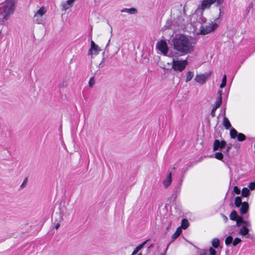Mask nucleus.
<instances>
[{"label": "nucleus", "instance_id": "a878e982", "mask_svg": "<svg viewBox=\"0 0 255 255\" xmlns=\"http://www.w3.org/2000/svg\"><path fill=\"white\" fill-rule=\"evenodd\" d=\"M238 140L239 141H243L245 140L246 138V136L245 134L242 133H239L237 136Z\"/></svg>", "mask_w": 255, "mask_h": 255}, {"label": "nucleus", "instance_id": "b1692460", "mask_svg": "<svg viewBox=\"0 0 255 255\" xmlns=\"http://www.w3.org/2000/svg\"><path fill=\"white\" fill-rule=\"evenodd\" d=\"M239 133L235 128H232L230 130V136L232 138H235L237 137Z\"/></svg>", "mask_w": 255, "mask_h": 255}, {"label": "nucleus", "instance_id": "a18cd8bd", "mask_svg": "<svg viewBox=\"0 0 255 255\" xmlns=\"http://www.w3.org/2000/svg\"><path fill=\"white\" fill-rule=\"evenodd\" d=\"M27 179L25 178L24 181H23L22 184L20 185V187L23 188L24 187H25L26 183H27Z\"/></svg>", "mask_w": 255, "mask_h": 255}, {"label": "nucleus", "instance_id": "dca6fc26", "mask_svg": "<svg viewBox=\"0 0 255 255\" xmlns=\"http://www.w3.org/2000/svg\"><path fill=\"white\" fill-rule=\"evenodd\" d=\"M122 12H127L129 14H133L137 12V10L136 8L132 7L130 8H124L121 10Z\"/></svg>", "mask_w": 255, "mask_h": 255}, {"label": "nucleus", "instance_id": "58836bf2", "mask_svg": "<svg viewBox=\"0 0 255 255\" xmlns=\"http://www.w3.org/2000/svg\"><path fill=\"white\" fill-rule=\"evenodd\" d=\"M248 187L252 190H255V182H250Z\"/></svg>", "mask_w": 255, "mask_h": 255}, {"label": "nucleus", "instance_id": "c03bdc74", "mask_svg": "<svg viewBox=\"0 0 255 255\" xmlns=\"http://www.w3.org/2000/svg\"><path fill=\"white\" fill-rule=\"evenodd\" d=\"M253 7V3L252 2L250 3L248 7L247 8V11L249 12L251 8Z\"/></svg>", "mask_w": 255, "mask_h": 255}, {"label": "nucleus", "instance_id": "9d476101", "mask_svg": "<svg viewBox=\"0 0 255 255\" xmlns=\"http://www.w3.org/2000/svg\"><path fill=\"white\" fill-rule=\"evenodd\" d=\"M240 213L242 215L247 214L249 209V205L248 202H244L240 207Z\"/></svg>", "mask_w": 255, "mask_h": 255}, {"label": "nucleus", "instance_id": "ea45409f", "mask_svg": "<svg viewBox=\"0 0 255 255\" xmlns=\"http://www.w3.org/2000/svg\"><path fill=\"white\" fill-rule=\"evenodd\" d=\"M200 255H209L207 250H201L200 252Z\"/></svg>", "mask_w": 255, "mask_h": 255}, {"label": "nucleus", "instance_id": "473e14b6", "mask_svg": "<svg viewBox=\"0 0 255 255\" xmlns=\"http://www.w3.org/2000/svg\"><path fill=\"white\" fill-rule=\"evenodd\" d=\"M95 81L94 78L92 77L90 79V80L89 81V85L91 88H92L93 86L95 85Z\"/></svg>", "mask_w": 255, "mask_h": 255}, {"label": "nucleus", "instance_id": "c9c22d12", "mask_svg": "<svg viewBox=\"0 0 255 255\" xmlns=\"http://www.w3.org/2000/svg\"><path fill=\"white\" fill-rule=\"evenodd\" d=\"M242 223H243V224L244 225V226H246L247 228L251 227V223L249 221H246V220H244V221H243Z\"/></svg>", "mask_w": 255, "mask_h": 255}, {"label": "nucleus", "instance_id": "3c124183", "mask_svg": "<svg viewBox=\"0 0 255 255\" xmlns=\"http://www.w3.org/2000/svg\"><path fill=\"white\" fill-rule=\"evenodd\" d=\"M200 19L202 22H205L206 21V18L204 17H201Z\"/></svg>", "mask_w": 255, "mask_h": 255}, {"label": "nucleus", "instance_id": "aec40b11", "mask_svg": "<svg viewBox=\"0 0 255 255\" xmlns=\"http://www.w3.org/2000/svg\"><path fill=\"white\" fill-rule=\"evenodd\" d=\"M241 197L242 196H237L235 198V205L237 207H240L243 203L242 201Z\"/></svg>", "mask_w": 255, "mask_h": 255}, {"label": "nucleus", "instance_id": "c756f323", "mask_svg": "<svg viewBox=\"0 0 255 255\" xmlns=\"http://www.w3.org/2000/svg\"><path fill=\"white\" fill-rule=\"evenodd\" d=\"M233 242V237L231 236H229L226 238L225 240V244L226 246H229Z\"/></svg>", "mask_w": 255, "mask_h": 255}, {"label": "nucleus", "instance_id": "a19ab883", "mask_svg": "<svg viewBox=\"0 0 255 255\" xmlns=\"http://www.w3.org/2000/svg\"><path fill=\"white\" fill-rule=\"evenodd\" d=\"M234 192L237 194H239L241 193L240 189L236 186L234 187Z\"/></svg>", "mask_w": 255, "mask_h": 255}, {"label": "nucleus", "instance_id": "603ef678", "mask_svg": "<svg viewBox=\"0 0 255 255\" xmlns=\"http://www.w3.org/2000/svg\"><path fill=\"white\" fill-rule=\"evenodd\" d=\"M153 244H151L149 247L148 248L150 249V248H153Z\"/></svg>", "mask_w": 255, "mask_h": 255}, {"label": "nucleus", "instance_id": "de8ad7c7", "mask_svg": "<svg viewBox=\"0 0 255 255\" xmlns=\"http://www.w3.org/2000/svg\"><path fill=\"white\" fill-rule=\"evenodd\" d=\"M221 216L222 217V218H223V220H224V221L225 222H227L228 221V218L226 216H225L224 214H221Z\"/></svg>", "mask_w": 255, "mask_h": 255}, {"label": "nucleus", "instance_id": "5701e85b", "mask_svg": "<svg viewBox=\"0 0 255 255\" xmlns=\"http://www.w3.org/2000/svg\"><path fill=\"white\" fill-rule=\"evenodd\" d=\"M194 76V73L193 72L191 71H188L186 73V82H189L193 78Z\"/></svg>", "mask_w": 255, "mask_h": 255}, {"label": "nucleus", "instance_id": "412c9836", "mask_svg": "<svg viewBox=\"0 0 255 255\" xmlns=\"http://www.w3.org/2000/svg\"><path fill=\"white\" fill-rule=\"evenodd\" d=\"M212 245L214 248L217 249L220 245L219 240L218 238L213 239L212 241Z\"/></svg>", "mask_w": 255, "mask_h": 255}, {"label": "nucleus", "instance_id": "9b49d317", "mask_svg": "<svg viewBox=\"0 0 255 255\" xmlns=\"http://www.w3.org/2000/svg\"><path fill=\"white\" fill-rule=\"evenodd\" d=\"M172 182V173L171 172H169L166 178V179L163 181V186L165 188H167L169 185H170Z\"/></svg>", "mask_w": 255, "mask_h": 255}, {"label": "nucleus", "instance_id": "6e6552de", "mask_svg": "<svg viewBox=\"0 0 255 255\" xmlns=\"http://www.w3.org/2000/svg\"><path fill=\"white\" fill-rule=\"evenodd\" d=\"M100 51L101 49L99 46L96 44L93 40H91V47L89 50L88 55H97Z\"/></svg>", "mask_w": 255, "mask_h": 255}, {"label": "nucleus", "instance_id": "f03ea898", "mask_svg": "<svg viewBox=\"0 0 255 255\" xmlns=\"http://www.w3.org/2000/svg\"><path fill=\"white\" fill-rule=\"evenodd\" d=\"M18 0H5L0 3V15L3 21L7 20L15 10Z\"/></svg>", "mask_w": 255, "mask_h": 255}, {"label": "nucleus", "instance_id": "a211bd4d", "mask_svg": "<svg viewBox=\"0 0 255 255\" xmlns=\"http://www.w3.org/2000/svg\"><path fill=\"white\" fill-rule=\"evenodd\" d=\"M239 217L240 216L238 215V213L235 210H233L230 215V218L233 221L237 220Z\"/></svg>", "mask_w": 255, "mask_h": 255}, {"label": "nucleus", "instance_id": "5fc2aeb1", "mask_svg": "<svg viewBox=\"0 0 255 255\" xmlns=\"http://www.w3.org/2000/svg\"><path fill=\"white\" fill-rule=\"evenodd\" d=\"M110 41V39L108 41V44H107V45H108V44H109V43Z\"/></svg>", "mask_w": 255, "mask_h": 255}, {"label": "nucleus", "instance_id": "f257e3e1", "mask_svg": "<svg viewBox=\"0 0 255 255\" xmlns=\"http://www.w3.org/2000/svg\"><path fill=\"white\" fill-rule=\"evenodd\" d=\"M171 42L173 49L182 55L190 54L194 50V44L184 34L176 35L172 39Z\"/></svg>", "mask_w": 255, "mask_h": 255}, {"label": "nucleus", "instance_id": "4c0bfd02", "mask_svg": "<svg viewBox=\"0 0 255 255\" xmlns=\"http://www.w3.org/2000/svg\"><path fill=\"white\" fill-rule=\"evenodd\" d=\"M182 182V181L181 180L180 182L175 187V192H177V193L178 192L179 193L180 192Z\"/></svg>", "mask_w": 255, "mask_h": 255}, {"label": "nucleus", "instance_id": "f3484780", "mask_svg": "<svg viewBox=\"0 0 255 255\" xmlns=\"http://www.w3.org/2000/svg\"><path fill=\"white\" fill-rule=\"evenodd\" d=\"M75 0H67L65 3H63L62 4L63 10H66L67 9H69L70 7V6H71L72 3Z\"/></svg>", "mask_w": 255, "mask_h": 255}, {"label": "nucleus", "instance_id": "2f4dec72", "mask_svg": "<svg viewBox=\"0 0 255 255\" xmlns=\"http://www.w3.org/2000/svg\"><path fill=\"white\" fill-rule=\"evenodd\" d=\"M232 147V144L231 143H230L228 145L227 147L226 148V150L224 151V153L227 156L229 155V151L231 149Z\"/></svg>", "mask_w": 255, "mask_h": 255}, {"label": "nucleus", "instance_id": "4d7b16f0", "mask_svg": "<svg viewBox=\"0 0 255 255\" xmlns=\"http://www.w3.org/2000/svg\"><path fill=\"white\" fill-rule=\"evenodd\" d=\"M161 255H165L164 254H162Z\"/></svg>", "mask_w": 255, "mask_h": 255}, {"label": "nucleus", "instance_id": "37998d69", "mask_svg": "<svg viewBox=\"0 0 255 255\" xmlns=\"http://www.w3.org/2000/svg\"><path fill=\"white\" fill-rule=\"evenodd\" d=\"M216 0V2H217V3H216V6H220V5L221 4H222V3L224 1V0Z\"/></svg>", "mask_w": 255, "mask_h": 255}, {"label": "nucleus", "instance_id": "20e7f679", "mask_svg": "<svg viewBox=\"0 0 255 255\" xmlns=\"http://www.w3.org/2000/svg\"><path fill=\"white\" fill-rule=\"evenodd\" d=\"M218 27V24L213 22L209 23L208 25L205 26H202L200 29V33L202 35H206L209 33L214 31Z\"/></svg>", "mask_w": 255, "mask_h": 255}, {"label": "nucleus", "instance_id": "2eb2a0df", "mask_svg": "<svg viewBox=\"0 0 255 255\" xmlns=\"http://www.w3.org/2000/svg\"><path fill=\"white\" fill-rule=\"evenodd\" d=\"M149 241V240H146L145 241L143 242L141 244L139 245L137 247L135 248V249L134 250L133 252L132 253L131 255H136L139 250H140L146 244V243Z\"/></svg>", "mask_w": 255, "mask_h": 255}, {"label": "nucleus", "instance_id": "864d4df0", "mask_svg": "<svg viewBox=\"0 0 255 255\" xmlns=\"http://www.w3.org/2000/svg\"><path fill=\"white\" fill-rule=\"evenodd\" d=\"M169 244L167 245V247H166V248L165 249V251H166L167 250V249L168 248V247H169Z\"/></svg>", "mask_w": 255, "mask_h": 255}, {"label": "nucleus", "instance_id": "4468645a", "mask_svg": "<svg viewBox=\"0 0 255 255\" xmlns=\"http://www.w3.org/2000/svg\"><path fill=\"white\" fill-rule=\"evenodd\" d=\"M46 12V10L44 7H41L36 13L34 15V17H42L43 14H44Z\"/></svg>", "mask_w": 255, "mask_h": 255}, {"label": "nucleus", "instance_id": "72a5a7b5", "mask_svg": "<svg viewBox=\"0 0 255 255\" xmlns=\"http://www.w3.org/2000/svg\"><path fill=\"white\" fill-rule=\"evenodd\" d=\"M241 242V240L239 238H236L233 242V246L235 247Z\"/></svg>", "mask_w": 255, "mask_h": 255}, {"label": "nucleus", "instance_id": "79ce46f5", "mask_svg": "<svg viewBox=\"0 0 255 255\" xmlns=\"http://www.w3.org/2000/svg\"><path fill=\"white\" fill-rule=\"evenodd\" d=\"M217 108H215V107H214L212 108V111H211V115H212V117H215V111H216V110H217Z\"/></svg>", "mask_w": 255, "mask_h": 255}, {"label": "nucleus", "instance_id": "e433bc0d", "mask_svg": "<svg viewBox=\"0 0 255 255\" xmlns=\"http://www.w3.org/2000/svg\"><path fill=\"white\" fill-rule=\"evenodd\" d=\"M209 255H216V251L212 247H210L209 250Z\"/></svg>", "mask_w": 255, "mask_h": 255}, {"label": "nucleus", "instance_id": "6ab92c4d", "mask_svg": "<svg viewBox=\"0 0 255 255\" xmlns=\"http://www.w3.org/2000/svg\"><path fill=\"white\" fill-rule=\"evenodd\" d=\"M181 232H182V230L180 227L176 229L175 232L173 234V235L172 236V239L173 241H174V240H175L179 237V236L181 234Z\"/></svg>", "mask_w": 255, "mask_h": 255}, {"label": "nucleus", "instance_id": "6e6d98bb", "mask_svg": "<svg viewBox=\"0 0 255 255\" xmlns=\"http://www.w3.org/2000/svg\"><path fill=\"white\" fill-rule=\"evenodd\" d=\"M137 255H142L141 253L138 254Z\"/></svg>", "mask_w": 255, "mask_h": 255}, {"label": "nucleus", "instance_id": "f704fd0d", "mask_svg": "<svg viewBox=\"0 0 255 255\" xmlns=\"http://www.w3.org/2000/svg\"><path fill=\"white\" fill-rule=\"evenodd\" d=\"M35 18V21H36V22L38 24H42L43 23V19L42 18V17H34Z\"/></svg>", "mask_w": 255, "mask_h": 255}, {"label": "nucleus", "instance_id": "09e8293b", "mask_svg": "<svg viewBox=\"0 0 255 255\" xmlns=\"http://www.w3.org/2000/svg\"><path fill=\"white\" fill-rule=\"evenodd\" d=\"M223 14H224V12H222V11H221V7H220V8H219V17H222V16H223Z\"/></svg>", "mask_w": 255, "mask_h": 255}, {"label": "nucleus", "instance_id": "39448f33", "mask_svg": "<svg viewBox=\"0 0 255 255\" xmlns=\"http://www.w3.org/2000/svg\"><path fill=\"white\" fill-rule=\"evenodd\" d=\"M156 47L157 49L164 54V55H167L168 52V48L165 41L161 40L158 41L156 44Z\"/></svg>", "mask_w": 255, "mask_h": 255}, {"label": "nucleus", "instance_id": "393cba45", "mask_svg": "<svg viewBox=\"0 0 255 255\" xmlns=\"http://www.w3.org/2000/svg\"><path fill=\"white\" fill-rule=\"evenodd\" d=\"M189 226V222L186 219H184L182 221L181 227L183 229H186Z\"/></svg>", "mask_w": 255, "mask_h": 255}, {"label": "nucleus", "instance_id": "7ed1b4c3", "mask_svg": "<svg viewBox=\"0 0 255 255\" xmlns=\"http://www.w3.org/2000/svg\"><path fill=\"white\" fill-rule=\"evenodd\" d=\"M188 62L187 60H173L172 68L176 71L181 72L185 69L188 65Z\"/></svg>", "mask_w": 255, "mask_h": 255}, {"label": "nucleus", "instance_id": "4be33fe9", "mask_svg": "<svg viewBox=\"0 0 255 255\" xmlns=\"http://www.w3.org/2000/svg\"><path fill=\"white\" fill-rule=\"evenodd\" d=\"M250 192L248 188L244 187L242 190V196L243 197H248L250 195Z\"/></svg>", "mask_w": 255, "mask_h": 255}, {"label": "nucleus", "instance_id": "8fccbe9b", "mask_svg": "<svg viewBox=\"0 0 255 255\" xmlns=\"http://www.w3.org/2000/svg\"><path fill=\"white\" fill-rule=\"evenodd\" d=\"M60 226V224L59 223H57L56 225L55 226V228L56 230H57Z\"/></svg>", "mask_w": 255, "mask_h": 255}, {"label": "nucleus", "instance_id": "0eeeda50", "mask_svg": "<svg viewBox=\"0 0 255 255\" xmlns=\"http://www.w3.org/2000/svg\"><path fill=\"white\" fill-rule=\"evenodd\" d=\"M226 144L227 142L224 140L220 141L219 139H215L213 143V149L214 151L222 149L225 147Z\"/></svg>", "mask_w": 255, "mask_h": 255}, {"label": "nucleus", "instance_id": "bb28decb", "mask_svg": "<svg viewBox=\"0 0 255 255\" xmlns=\"http://www.w3.org/2000/svg\"><path fill=\"white\" fill-rule=\"evenodd\" d=\"M227 83V77L226 75H224V76L223 77L222 83L220 84V88H224L226 85Z\"/></svg>", "mask_w": 255, "mask_h": 255}, {"label": "nucleus", "instance_id": "cd10ccee", "mask_svg": "<svg viewBox=\"0 0 255 255\" xmlns=\"http://www.w3.org/2000/svg\"><path fill=\"white\" fill-rule=\"evenodd\" d=\"M222 99H221V98H218L217 101H216V102L215 103L214 107H215L216 108L218 109L221 106V105L222 104Z\"/></svg>", "mask_w": 255, "mask_h": 255}, {"label": "nucleus", "instance_id": "ddd939ff", "mask_svg": "<svg viewBox=\"0 0 255 255\" xmlns=\"http://www.w3.org/2000/svg\"><path fill=\"white\" fill-rule=\"evenodd\" d=\"M249 229L246 226H243L239 232V234L242 236H246L248 235V238L250 237V235L249 234Z\"/></svg>", "mask_w": 255, "mask_h": 255}, {"label": "nucleus", "instance_id": "7c9ffc66", "mask_svg": "<svg viewBox=\"0 0 255 255\" xmlns=\"http://www.w3.org/2000/svg\"><path fill=\"white\" fill-rule=\"evenodd\" d=\"M243 221H244V219L242 217H239L237 220H235V221H236V226L237 227H240L242 224H243Z\"/></svg>", "mask_w": 255, "mask_h": 255}, {"label": "nucleus", "instance_id": "f8f14e48", "mask_svg": "<svg viewBox=\"0 0 255 255\" xmlns=\"http://www.w3.org/2000/svg\"><path fill=\"white\" fill-rule=\"evenodd\" d=\"M223 125L227 129H229L231 128V124L228 119L225 116V112L224 113V117L223 120Z\"/></svg>", "mask_w": 255, "mask_h": 255}, {"label": "nucleus", "instance_id": "1a4fd4ad", "mask_svg": "<svg viewBox=\"0 0 255 255\" xmlns=\"http://www.w3.org/2000/svg\"><path fill=\"white\" fill-rule=\"evenodd\" d=\"M215 2H216V0H203L201 5H200V9L202 10L209 9L211 6Z\"/></svg>", "mask_w": 255, "mask_h": 255}, {"label": "nucleus", "instance_id": "49530a36", "mask_svg": "<svg viewBox=\"0 0 255 255\" xmlns=\"http://www.w3.org/2000/svg\"><path fill=\"white\" fill-rule=\"evenodd\" d=\"M222 94H223L222 90H219L218 92V98H221V99H222Z\"/></svg>", "mask_w": 255, "mask_h": 255}, {"label": "nucleus", "instance_id": "c85d7f7f", "mask_svg": "<svg viewBox=\"0 0 255 255\" xmlns=\"http://www.w3.org/2000/svg\"><path fill=\"white\" fill-rule=\"evenodd\" d=\"M215 157L219 160H222L223 159V154L221 152H216L215 154Z\"/></svg>", "mask_w": 255, "mask_h": 255}, {"label": "nucleus", "instance_id": "423d86ee", "mask_svg": "<svg viewBox=\"0 0 255 255\" xmlns=\"http://www.w3.org/2000/svg\"><path fill=\"white\" fill-rule=\"evenodd\" d=\"M211 73H206L203 74H197L195 77V81L200 84L205 83L210 76Z\"/></svg>", "mask_w": 255, "mask_h": 255}]
</instances>
